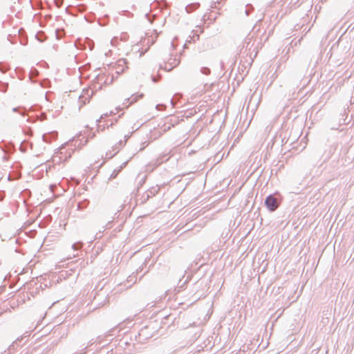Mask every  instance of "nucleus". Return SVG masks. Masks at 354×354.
Listing matches in <instances>:
<instances>
[{"label": "nucleus", "mask_w": 354, "mask_h": 354, "mask_svg": "<svg viewBox=\"0 0 354 354\" xmlns=\"http://www.w3.org/2000/svg\"><path fill=\"white\" fill-rule=\"evenodd\" d=\"M303 77V73H291L287 79L286 86L290 89L297 88L301 85Z\"/></svg>", "instance_id": "1"}, {"label": "nucleus", "mask_w": 354, "mask_h": 354, "mask_svg": "<svg viewBox=\"0 0 354 354\" xmlns=\"http://www.w3.org/2000/svg\"><path fill=\"white\" fill-rule=\"evenodd\" d=\"M280 200L275 194H270L265 199V205L270 212H274L280 205Z\"/></svg>", "instance_id": "2"}, {"label": "nucleus", "mask_w": 354, "mask_h": 354, "mask_svg": "<svg viewBox=\"0 0 354 354\" xmlns=\"http://www.w3.org/2000/svg\"><path fill=\"white\" fill-rule=\"evenodd\" d=\"M94 91L91 88L84 89L82 94L79 97V103L80 104V106L88 103Z\"/></svg>", "instance_id": "3"}, {"label": "nucleus", "mask_w": 354, "mask_h": 354, "mask_svg": "<svg viewBox=\"0 0 354 354\" xmlns=\"http://www.w3.org/2000/svg\"><path fill=\"white\" fill-rule=\"evenodd\" d=\"M127 64L126 59H119L116 64L113 66L115 71V73L119 75L122 73H123L125 70V68H127L126 66Z\"/></svg>", "instance_id": "4"}, {"label": "nucleus", "mask_w": 354, "mask_h": 354, "mask_svg": "<svg viewBox=\"0 0 354 354\" xmlns=\"http://www.w3.org/2000/svg\"><path fill=\"white\" fill-rule=\"evenodd\" d=\"M94 301H96L97 305L103 306L106 302L108 301L106 292H101L94 296Z\"/></svg>", "instance_id": "5"}, {"label": "nucleus", "mask_w": 354, "mask_h": 354, "mask_svg": "<svg viewBox=\"0 0 354 354\" xmlns=\"http://www.w3.org/2000/svg\"><path fill=\"white\" fill-rule=\"evenodd\" d=\"M125 145L126 144L123 142V140H120L113 147V153H111V152L109 151L106 153V156H109V158H112L116 155Z\"/></svg>", "instance_id": "6"}, {"label": "nucleus", "mask_w": 354, "mask_h": 354, "mask_svg": "<svg viewBox=\"0 0 354 354\" xmlns=\"http://www.w3.org/2000/svg\"><path fill=\"white\" fill-rule=\"evenodd\" d=\"M180 64V60L176 57L170 58L167 63L165 64V69L167 71H171L174 68Z\"/></svg>", "instance_id": "7"}, {"label": "nucleus", "mask_w": 354, "mask_h": 354, "mask_svg": "<svg viewBox=\"0 0 354 354\" xmlns=\"http://www.w3.org/2000/svg\"><path fill=\"white\" fill-rule=\"evenodd\" d=\"M147 330H148V327L146 326V327H144L142 329H140V330L139 331V333H138V338H139V339H138V341L140 342H142V340L147 339H149V337H151V335H149L147 333Z\"/></svg>", "instance_id": "8"}, {"label": "nucleus", "mask_w": 354, "mask_h": 354, "mask_svg": "<svg viewBox=\"0 0 354 354\" xmlns=\"http://www.w3.org/2000/svg\"><path fill=\"white\" fill-rule=\"evenodd\" d=\"M57 137V132L52 131L48 133H44L42 136V140L44 142L50 143L52 140L56 139Z\"/></svg>", "instance_id": "9"}, {"label": "nucleus", "mask_w": 354, "mask_h": 354, "mask_svg": "<svg viewBox=\"0 0 354 354\" xmlns=\"http://www.w3.org/2000/svg\"><path fill=\"white\" fill-rule=\"evenodd\" d=\"M127 164V162H123L119 167V169H114L111 174L110 175V177H109V179H113V178H115L117 177V176L119 174V173L120 172V171L126 167Z\"/></svg>", "instance_id": "10"}, {"label": "nucleus", "mask_w": 354, "mask_h": 354, "mask_svg": "<svg viewBox=\"0 0 354 354\" xmlns=\"http://www.w3.org/2000/svg\"><path fill=\"white\" fill-rule=\"evenodd\" d=\"M159 190L160 188L158 186L151 187L146 191V193H149V198H151L156 196L158 193Z\"/></svg>", "instance_id": "11"}, {"label": "nucleus", "mask_w": 354, "mask_h": 354, "mask_svg": "<svg viewBox=\"0 0 354 354\" xmlns=\"http://www.w3.org/2000/svg\"><path fill=\"white\" fill-rule=\"evenodd\" d=\"M89 205V201L88 199H84L77 204V209L78 210H84L86 209Z\"/></svg>", "instance_id": "12"}, {"label": "nucleus", "mask_w": 354, "mask_h": 354, "mask_svg": "<svg viewBox=\"0 0 354 354\" xmlns=\"http://www.w3.org/2000/svg\"><path fill=\"white\" fill-rule=\"evenodd\" d=\"M199 7V3H191L185 7L187 13H191Z\"/></svg>", "instance_id": "13"}, {"label": "nucleus", "mask_w": 354, "mask_h": 354, "mask_svg": "<svg viewBox=\"0 0 354 354\" xmlns=\"http://www.w3.org/2000/svg\"><path fill=\"white\" fill-rule=\"evenodd\" d=\"M28 145H30V148L32 149V143H29L28 141L24 140L20 145V150L22 152H26Z\"/></svg>", "instance_id": "14"}, {"label": "nucleus", "mask_w": 354, "mask_h": 354, "mask_svg": "<svg viewBox=\"0 0 354 354\" xmlns=\"http://www.w3.org/2000/svg\"><path fill=\"white\" fill-rule=\"evenodd\" d=\"M142 97H143V94H140V95L133 94V95H132V96L131 97L128 98L127 100L129 102V104H131L136 102L139 98H142Z\"/></svg>", "instance_id": "15"}, {"label": "nucleus", "mask_w": 354, "mask_h": 354, "mask_svg": "<svg viewBox=\"0 0 354 354\" xmlns=\"http://www.w3.org/2000/svg\"><path fill=\"white\" fill-rule=\"evenodd\" d=\"M149 193H146V192L142 195V196L138 198L137 201H140V204H144L149 199Z\"/></svg>", "instance_id": "16"}, {"label": "nucleus", "mask_w": 354, "mask_h": 354, "mask_svg": "<svg viewBox=\"0 0 354 354\" xmlns=\"http://www.w3.org/2000/svg\"><path fill=\"white\" fill-rule=\"evenodd\" d=\"M83 245L82 241H77L72 245V248L74 251H79L82 248Z\"/></svg>", "instance_id": "17"}, {"label": "nucleus", "mask_w": 354, "mask_h": 354, "mask_svg": "<svg viewBox=\"0 0 354 354\" xmlns=\"http://www.w3.org/2000/svg\"><path fill=\"white\" fill-rule=\"evenodd\" d=\"M146 178L147 176L145 175L142 176V177H140V175L138 176V179H139V181L138 183V189L142 186V185L145 182Z\"/></svg>", "instance_id": "18"}, {"label": "nucleus", "mask_w": 354, "mask_h": 354, "mask_svg": "<svg viewBox=\"0 0 354 354\" xmlns=\"http://www.w3.org/2000/svg\"><path fill=\"white\" fill-rule=\"evenodd\" d=\"M36 38L38 41L42 42L45 40V35L42 31L38 32L36 35Z\"/></svg>", "instance_id": "19"}, {"label": "nucleus", "mask_w": 354, "mask_h": 354, "mask_svg": "<svg viewBox=\"0 0 354 354\" xmlns=\"http://www.w3.org/2000/svg\"><path fill=\"white\" fill-rule=\"evenodd\" d=\"M8 88V84L5 82H0V91L1 92H6Z\"/></svg>", "instance_id": "20"}, {"label": "nucleus", "mask_w": 354, "mask_h": 354, "mask_svg": "<svg viewBox=\"0 0 354 354\" xmlns=\"http://www.w3.org/2000/svg\"><path fill=\"white\" fill-rule=\"evenodd\" d=\"M189 39H187V42H195L196 40L199 39V35L198 34L194 33L193 36L189 37Z\"/></svg>", "instance_id": "21"}, {"label": "nucleus", "mask_w": 354, "mask_h": 354, "mask_svg": "<svg viewBox=\"0 0 354 354\" xmlns=\"http://www.w3.org/2000/svg\"><path fill=\"white\" fill-rule=\"evenodd\" d=\"M12 111L14 112H17V113H19V114H21V115H24L25 113H24V111H25V109L24 108H22V107H15L12 109Z\"/></svg>", "instance_id": "22"}, {"label": "nucleus", "mask_w": 354, "mask_h": 354, "mask_svg": "<svg viewBox=\"0 0 354 354\" xmlns=\"http://www.w3.org/2000/svg\"><path fill=\"white\" fill-rule=\"evenodd\" d=\"M8 66L3 63L0 62V71L2 73H6L8 70Z\"/></svg>", "instance_id": "23"}, {"label": "nucleus", "mask_w": 354, "mask_h": 354, "mask_svg": "<svg viewBox=\"0 0 354 354\" xmlns=\"http://www.w3.org/2000/svg\"><path fill=\"white\" fill-rule=\"evenodd\" d=\"M201 72L204 74V75H209L210 74V69L207 67H202L201 69Z\"/></svg>", "instance_id": "24"}, {"label": "nucleus", "mask_w": 354, "mask_h": 354, "mask_svg": "<svg viewBox=\"0 0 354 354\" xmlns=\"http://www.w3.org/2000/svg\"><path fill=\"white\" fill-rule=\"evenodd\" d=\"M113 81V77L111 76V77H106V80H104V83L106 84H111Z\"/></svg>", "instance_id": "25"}, {"label": "nucleus", "mask_w": 354, "mask_h": 354, "mask_svg": "<svg viewBox=\"0 0 354 354\" xmlns=\"http://www.w3.org/2000/svg\"><path fill=\"white\" fill-rule=\"evenodd\" d=\"M24 131L26 135H28L30 136H32L33 135V131L31 129V128H28L27 130L24 129Z\"/></svg>", "instance_id": "26"}, {"label": "nucleus", "mask_w": 354, "mask_h": 354, "mask_svg": "<svg viewBox=\"0 0 354 354\" xmlns=\"http://www.w3.org/2000/svg\"><path fill=\"white\" fill-rule=\"evenodd\" d=\"M156 108L157 110L162 111V110L165 109V105L162 104H159L156 105Z\"/></svg>", "instance_id": "27"}, {"label": "nucleus", "mask_w": 354, "mask_h": 354, "mask_svg": "<svg viewBox=\"0 0 354 354\" xmlns=\"http://www.w3.org/2000/svg\"><path fill=\"white\" fill-rule=\"evenodd\" d=\"M5 193L4 192L0 191V201H3L5 198Z\"/></svg>", "instance_id": "28"}, {"label": "nucleus", "mask_w": 354, "mask_h": 354, "mask_svg": "<svg viewBox=\"0 0 354 354\" xmlns=\"http://www.w3.org/2000/svg\"><path fill=\"white\" fill-rule=\"evenodd\" d=\"M131 134H128L124 136V140L123 142L126 144L127 140L131 137Z\"/></svg>", "instance_id": "29"}, {"label": "nucleus", "mask_w": 354, "mask_h": 354, "mask_svg": "<svg viewBox=\"0 0 354 354\" xmlns=\"http://www.w3.org/2000/svg\"><path fill=\"white\" fill-rule=\"evenodd\" d=\"M252 7L250 5H247L248 8L245 10V15L248 16L250 13V10L248 8V7Z\"/></svg>", "instance_id": "30"}, {"label": "nucleus", "mask_w": 354, "mask_h": 354, "mask_svg": "<svg viewBox=\"0 0 354 354\" xmlns=\"http://www.w3.org/2000/svg\"><path fill=\"white\" fill-rule=\"evenodd\" d=\"M104 78H105V75H99V76L97 77V80H98V81H102V80H103Z\"/></svg>", "instance_id": "31"}, {"label": "nucleus", "mask_w": 354, "mask_h": 354, "mask_svg": "<svg viewBox=\"0 0 354 354\" xmlns=\"http://www.w3.org/2000/svg\"><path fill=\"white\" fill-rule=\"evenodd\" d=\"M160 77H156L155 76H152V81L153 82H157L159 80Z\"/></svg>", "instance_id": "32"}, {"label": "nucleus", "mask_w": 354, "mask_h": 354, "mask_svg": "<svg viewBox=\"0 0 354 354\" xmlns=\"http://www.w3.org/2000/svg\"><path fill=\"white\" fill-rule=\"evenodd\" d=\"M104 126H102V125H100L98 124V127H97V129L98 131L101 130V131H103L104 129Z\"/></svg>", "instance_id": "33"}, {"label": "nucleus", "mask_w": 354, "mask_h": 354, "mask_svg": "<svg viewBox=\"0 0 354 354\" xmlns=\"http://www.w3.org/2000/svg\"><path fill=\"white\" fill-rule=\"evenodd\" d=\"M145 17L151 23L152 21L150 19V16L149 13L145 14Z\"/></svg>", "instance_id": "34"}, {"label": "nucleus", "mask_w": 354, "mask_h": 354, "mask_svg": "<svg viewBox=\"0 0 354 354\" xmlns=\"http://www.w3.org/2000/svg\"><path fill=\"white\" fill-rule=\"evenodd\" d=\"M102 118H103V115H102V116L100 117V119L97 120H96V122H97V123H100V122H101V120H102Z\"/></svg>", "instance_id": "35"}, {"label": "nucleus", "mask_w": 354, "mask_h": 354, "mask_svg": "<svg viewBox=\"0 0 354 354\" xmlns=\"http://www.w3.org/2000/svg\"><path fill=\"white\" fill-rule=\"evenodd\" d=\"M59 30L57 29V30H56V32H56L57 38H58V37H59V35H58V32H59Z\"/></svg>", "instance_id": "36"}, {"label": "nucleus", "mask_w": 354, "mask_h": 354, "mask_svg": "<svg viewBox=\"0 0 354 354\" xmlns=\"http://www.w3.org/2000/svg\"><path fill=\"white\" fill-rule=\"evenodd\" d=\"M58 3H59V1H57H57H56V6H60V5H59V4H58Z\"/></svg>", "instance_id": "37"}, {"label": "nucleus", "mask_w": 354, "mask_h": 354, "mask_svg": "<svg viewBox=\"0 0 354 354\" xmlns=\"http://www.w3.org/2000/svg\"><path fill=\"white\" fill-rule=\"evenodd\" d=\"M58 3H59V1H57H57H56V6H60V5H59V4H58Z\"/></svg>", "instance_id": "38"}, {"label": "nucleus", "mask_w": 354, "mask_h": 354, "mask_svg": "<svg viewBox=\"0 0 354 354\" xmlns=\"http://www.w3.org/2000/svg\"><path fill=\"white\" fill-rule=\"evenodd\" d=\"M170 102L174 106V100L173 99H171Z\"/></svg>", "instance_id": "39"}, {"label": "nucleus", "mask_w": 354, "mask_h": 354, "mask_svg": "<svg viewBox=\"0 0 354 354\" xmlns=\"http://www.w3.org/2000/svg\"><path fill=\"white\" fill-rule=\"evenodd\" d=\"M41 86H46V84H44V82L41 83Z\"/></svg>", "instance_id": "40"}, {"label": "nucleus", "mask_w": 354, "mask_h": 354, "mask_svg": "<svg viewBox=\"0 0 354 354\" xmlns=\"http://www.w3.org/2000/svg\"><path fill=\"white\" fill-rule=\"evenodd\" d=\"M64 148L62 147V148H60V151H62V149H64ZM63 152L62 151H60V153H62Z\"/></svg>", "instance_id": "41"}, {"label": "nucleus", "mask_w": 354, "mask_h": 354, "mask_svg": "<svg viewBox=\"0 0 354 354\" xmlns=\"http://www.w3.org/2000/svg\"><path fill=\"white\" fill-rule=\"evenodd\" d=\"M33 71H34L36 73H37V69H34Z\"/></svg>", "instance_id": "42"}, {"label": "nucleus", "mask_w": 354, "mask_h": 354, "mask_svg": "<svg viewBox=\"0 0 354 354\" xmlns=\"http://www.w3.org/2000/svg\"><path fill=\"white\" fill-rule=\"evenodd\" d=\"M57 158V156H54V159H55ZM55 160H54L55 161Z\"/></svg>", "instance_id": "43"}]
</instances>
